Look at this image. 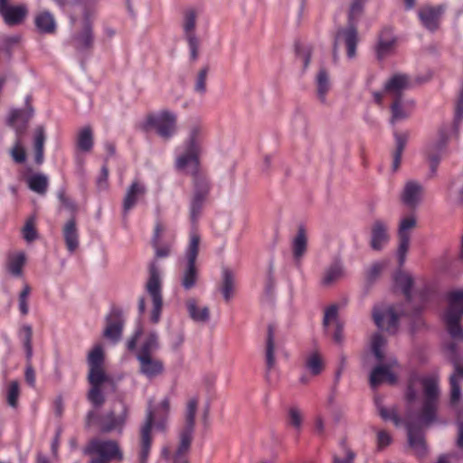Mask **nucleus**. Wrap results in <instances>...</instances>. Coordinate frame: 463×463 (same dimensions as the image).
Here are the masks:
<instances>
[{
	"mask_svg": "<svg viewBox=\"0 0 463 463\" xmlns=\"http://www.w3.org/2000/svg\"><path fill=\"white\" fill-rule=\"evenodd\" d=\"M439 377L436 374L420 376L411 373L405 390V400L409 410L420 404L419 413L415 416L420 423L429 425L435 421L439 404ZM414 417L410 415L407 420L408 439L411 448L418 456H423L426 447L421 434L416 433L412 426Z\"/></svg>",
	"mask_w": 463,
	"mask_h": 463,
	"instance_id": "obj_1",
	"label": "nucleus"
},
{
	"mask_svg": "<svg viewBox=\"0 0 463 463\" xmlns=\"http://www.w3.org/2000/svg\"><path fill=\"white\" fill-rule=\"evenodd\" d=\"M202 130L194 127L190 130L183 150L176 156L175 165L179 171L194 176L193 197L206 200L210 185L207 178L199 173V155L201 153Z\"/></svg>",
	"mask_w": 463,
	"mask_h": 463,
	"instance_id": "obj_2",
	"label": "nucleus"
},
{
	"mask_svg": "<svg viewBox=\"0 0 463 463\" xmlns=\"http://www.w3.org/2000/svg\"><path fill=\"white\" fill-rule=\"evenodd\" d=\"M171 398L165 396L148 402L146 419L140 427L138 463H146L151 449L152 431L165 433L168 429Z\"/></svg>",
	"mask_w": 463,
	"mask_h": 463,
	"instance_id": "obj_3",
	"label": "nucleus"
},
{
	"mask_svg": "<svg viewBox=\"0 0 463 463\" xmlns=\"http://www.w3.org/2000/svg\"><path fill=\"white\" fill-rule=\"evenodd\" d=\"M200 236L193 232L190 234V241L183 260H180L181 285L188 290L196 284L199 271L195 261L199 252Z\"/></svg>",
	"mask_w": 463,
	"mask_h": 463,
	"instance_id": "obj_4",
	"label": "nucleus"
},
{
	"mask_svg": "<svg viewBox=\"0 0 463 463\" xmlns=\"http://www.w3.org/2000/svg\"><path fill=\"white\" fill-rule=\"evenodd\" d=\"M463 316V290L451 292L448 297V307L442 315V320L453 337H462L460 319Z\"/></svg>",
	"mask_w": 463,
	"mask_h": 463,
	"instance_id": "obj_5",
	"label": "nucleus"
},
{
	"mask_svg": "<svg viewBox=\"0 0 463 463\" xmlns=\"http://www.w3.org/2000/svg\"><path fill=\"white\" fill-rule=\"evenodd\" d=\"M364 10V2L355 1L352 4L349 13L350 25L345 29H341L335 36V46L345 43L347 49V56L354 58L355 56V47L357 43V32L354 22L360 16Z\"/></svg>",
	"mask_w": 463,
	"mask_h": 463,
	"instance_id": "obj_6",
	"label": "nucleus"
},
{
	"mask_svg": "<svg viewBox=\"0 0 463 463\" xmlns=\"http://www.w3.org/2000/svg\"><path fill=\"white\" fill-rule=\"evenodd\" d=\"M161 287L162 269L156 261H152L149 264V278L146 282V290L153 302V309L151 311V321L153 323H157L161 316L163 305Z\"/></svg>",
	"mask_w": 463,
	"mask_h": 463,
	"instance_id": "obj_7",
	"label": "nucleus"
},
{
	"mask_svg": "<svg viewBox=\"0 0 463 463\" xmlns=\"http://www.w3.org/2000/svg\"><path fill=\"white\" fill-rule=\"evenodd\" d=\"M146 126L163 138L172 137L177 130V115L170 110H161L146 118Z\"/></svg>",
	"mask_w": 463,
	"mask_h": 463,
	"instance_id": "obj_8",
	"label": "nucleus"
},
{
	"mask_svg": "<svg viewBox=\"0 0 463 463\" xmlns=\"http://www.w3.org/2000/svg\"><path fill=\"white\" fill-rule=\"evenodd\" d=\"M401 314L400 307L380 305L373 309V319L380 329L394 333Z\"/></svg>",
	"mask_w": 463,
	"mask_h": 463,
	"instance_id": "obj_9",
	"label": "nucleus"
},
{
	"mask_svg": "<svg viewBox=\"0 0 463 463\" xmlns=\"http://www.w3.org/2000/svg\"><path fill=\"white\" fill-rule=\"evenodd\" d=\"M417 225L416 215L411 213L405 215L401 218L398 226V237H399V247H398V258L401 263L404 262L407 251L410 247V240L412 230Z\"/></svg>",
	"mask_w": 463,
	"mask_h": 463,
	"instance_id": "obj_10",
	"label": "nucleus"
},
{
	"mask_svg": "<svg viewBox=\"0 0 463 463\" xmlns=\"http://www.w3.org/2000/svg\"><path fill=\"white\" fill-rule=\"evenodd\" d=\"M139 344L137 355H153V353L158 348V337L155 332L144 334L139 328L136 331L134 336L128 341V348L133 350L137 344Z\"/></svg>",
	"mask_w": 463,
	"mask_h": 463,
	"instance_id": "obj_11",
	"label": "nucleus"
},
{
	"mask_svg": "<svg viewBox=\"0 0 463 463\" xmlns=\"http://www.w3.org/2000/svg\"><path fill=\"white\" fill-rule=\"evenodd\" d=\"M396 368L398 364L395 359L388 358L387 364H381L371 373L370 383L373 387L383 383H395L397 381Z\"/></svg>",
	"mask_w": 463,
	"mask_h": 463,
	"instance_id": "obj_12",
	"label": "nucleus"
},
{
	"mask_svg": "<svg viewBox=\"0 0 463 463\" xmlns=\"http://www.w3.org/2000/svg\"><path fill=\"white\" fill-rule=\"evenodd\" d=\"M104 359L105 354L101 345H94L89 352L87 361L90 368V383H96L102 377H109L103 369Z\"/></svg>",
	"mask_w": 463,
	"mask_h": 463,
	"instance_id": "obj_13",
	"label": "nucleus"
},
{
	"mask_svg": "<svg viewBox=\"0 0 463 463\" xmlns=\"http://www.w3.org/2000/svg\"><path fill=\"white\" fill-rule=\"evenodd\" d=\"M90 453L96 454L102 458V459H95V461H99L103 463H107L105 459L111 458H122V453L118 446V444L114 441L109 440H93L90 442L89 446ZM94 462L92 460L90 463Z\"/></svg>",
	"mask_w": 463,
	"mask_h": 463,
	"instance_id": "obj_14",
	"label": "nucleus"
},
{
	"mask_svg": "<svg viewBox=\"0 0 463 463\" xmlns=\"http://www.w3.org/2000/svg\"><path fill=\"white\" fill-rule=\"evenodd\" d=\"M196 12L189 9L184 14L183 28L189 44L191 57L195 60L198 56L199 41L195 35Z\"/></svg>",
	"mask_w": 463,
	"mask_h": 463,
	"instance_id": "obj_15",
	"label": "nucleus"
},
{
	"mask_svg": "<svg viewBox=\"0 0 463 463\" xmlns=\"http://www.w3.org/2000/svg\"><path fill=\"white\" fill-rule=\"evenodd\" d=\"M128 409L127 405L118 401L113 404L111 411L108 414L104 429L108 431L112 430H121L128 418Z\"/></svg>",
	"mask_w": 463,
	"mask_h": 463,
	"instance_id": "obj_16",
	"label": "nucleus"
},
{
	"mask_svg": "<svg viewBox=\"0 0 463 463\" xmlns=\"http://www.w3.org/2000/svg\"><path fill=\"white\" fill-rule=\"evenodd\" d=\"M388 223L383 220L377 219L373 221L371 226L370 245L373 250H382L389 241Z\"/></svg>",
	"mask_w": 463,
	"mask_h": 463,
	"instance_id": "obj_17",
	"label": "nucleus"
},
{
	"mask_svg": "<svg viewBox=\"0 0 463 463\" xmlns=\"http://www.w3.org/2000/svg\"><path fill=\"white\" fill-rule=\"evenodd\" d=\"M197 406L198 401L196 398H191L187 401L184 414L185 424L184 430L180 433V438H183V448L184 449L187 446L188 440H192L193 439Z\"/></svg>",
	"mask_w": 463,
	"mask_h": 463,
	"instance_id": "obj_18",
	"label": "nucleus"
},
{
	"mask_svg": "<svg viewBox=\"0 0 463 463\" xmlns=\"http://www.w3.org/2000/svg\"><path fill=\"white\" fill-rule=\"evenodd\" d=\"M324 326L326 331L331 335L336 342L342 340V325L338 319L337 308L335 306L329 307L325 311Z\"/></svg>",
	"mask_w": 463,
	"mask_h": 463,
	"instance_id": "obj_19",
	"label": "nucleus"
},
{
	"mask_svg": "<svg viewBox=\"0 0 463 463\" xmlns=\"http://www.w3.org/2000/svg\"><path fill=\"white\" fill-rule=\"evenodd\" d=\"M443 12L444 8L441 5L423 6L419 11V17L427 29L433 31L438 28Z\"/></svg>",
	"mask_w": 463,
	"mask_h": 463,
	"instance_id": "obj_20",
	"label": "nucleus"
},
{
	"mask_svg": "<svg viewBox=\"0 0 463 463\" xmlns=\"http://www.w3.org/2000/svg\"><path fill=\"white\" fill-rule=\"evenodd\" d=\"M140 372L148 378L156 377L163 372L164 366L160 360L154 355H137Z\"/></svg>",
	"mask_w": 463,
	"mask_h": 463,
	"instance_id": "obj_21",
	"label": "nucleus"
},
{
	"mask_svg": "<svg viewBox=\"0 0 463 463\" xmlns=\"http://www.w3.org/2000/svg\"><path fill=\"white\" fill-rule=\"evenodd\" d=\"M422 194V186L417 182L409 181L405 184L402 194V201L404 204L414 207L421 201Z\"/></svg>",
	"mask_w": 463,
	"mask_h": 463,
	"instance_id": "obj_22",
	"label": "nucleus"
},
{
	"mask_svg": "<svg viewBox=\"0 0 463 463\" xmlns=\"http://www.w3.org/2000/svg\"><path fill=\"white\" fill-rule=\"evenodd\" d=\"M123 321L117 313H111L106 319V327L104 329V336L116 342L121 337Z\"/></svg>",
	"mask_w": 463,
	"mask_h": 463,
	"instance_id": "obj_23",
	"label": "nucleus"
},
{
	"mask_svg": "<svg viewBox=\"0 0 463 463\" xmlns=\"http://www.w3.org/2000/svg\"><path fill=\"white\" fill-rule=\"evenodd\" d=\"M28 10L25 5H9L3 13L5 23L8 25H15L21 24L26 17Z\"/></svg>",
	"mask_w": 463,
	"mask_h": 463,
	"instance_id": "obj_24",
	"label": "nucleus"
},
{
	"mask_svg": "<svg viewBox=\"0 0 463 463\" xmlns=\"http://www.w3.org/2000/svg\"><path fill=\"white\" fill-rule=\"evenodd\" d=\"M34 24L41 33H52L56 29L54 16L48 11H42L34 17Z\"/></svg>",
	"mask_w": 463,
	"mask_h": 463,
	"instance_id": "obj_25",
	"label": "nucleus"
},
{
	"mask_svg": "<svg viewBox=\"0 0 463 463\" xmlns=\"http://www.w3.org/2000/svg\"><path fill=\"white\" fill-rule=\"evenodd\" d=\"M187 310L190 317L196 323H206L210 318L209 308L199 304L194 299H189L186 302Z\"/></svg>",
	"mask_w": 463,
	"mask_h": 463,
	"instance_id": "obj_26",
	"label": "nucleus"
},
{
	"mask_svg": "<svg viewBox=\"0 0 463 463\" xmlns=\"http://www.w3.org/2000/svg\"><path fill=\"white\" fill-rule=\"evenodd\" d=\"M409 86L410 81L407 76L400 74L394 75L387 82L385 86V92L390 94L392 98H398L403 90L409 88Z\"/></svg>",
	"mask_w": 463,
	"mask_h": 463,
	"instance_id": "obj_27",
	"label": "nucleus"
},
{
	"mask_svg": "<svg viewBox=\"0 0 463 463\" xmlns=\"http://www.w3.org/2000/svg\"><path fill=\"white\" fill-rule=\"evenodd\" d=\"M26 263V256L23 251H15L8 256L7 269L14 276H21Z\"/></svg>",
	"mask_w": 463,
	"mask_h": 463,
	"instance_id": "obj_28",
	"label": "nucleus"
},
{
	"mask_svg": "<svg viewBox=\"0 0 463 463\" xmlns=\"http://www.w3.org/2000/svg\"><path fill=\"white\" fill-rule=\"evenodd\" d=\"M317 96L321 102H326V97L331 90L329 75L325 70H320L316 78Z\"/></svg>",
	"mask_w": 463,
	"mask_h": 463,
	"instance_id": "obj_29",
	"label": "nucleus"
},
{
	"mask_svg": "<svg viewBox=\"0 0 463 463\" xmlns=\"http://www.w3.org/2000/svg\"><path fill=\"white\" fill-rule=\"evenodd\" d=\"M109 383H110L109 377H102L96 383H90L91 388L89 392L88 398L94 406H101L103 404L104 396L102 394V387Z\"/></svg>",
	"mask_w": 463,
	"mask_h": 463,
	"instance_id": "obj_30",
	"label": "nucleus"
},
{
	"mask_svg": "<svg viewBox=\"0 0 463 463\" xmlns=\"http://www.w3.org/2000/svg\"><path fill=\"white\" fill-rule=\"evenodd\" d=\"M146 192L145 187L137 183L134 182L127 192L124 199V210L129 211L137 203L139 196H142Z\"/></svg>",
	"mask_w": 463,
	"mask_h": 463,
	"instance_id": "obj_31",
	"label": "nucleus"
},
{
	"mask_svg": "<svg viewBox=\"0 0 463 463\" xmlns=\"http://www.w3.org/2000/svg\"><path fill=\"white\" fill-rule=\"evenodd\" d=\"M64 240L68 250L72 252L79 246L78 232L74 221L66 223L63 229Z\"/></svg>",
	"mask_w": 463,
	"mask_h": 463,
	"instance_id": "obj_32",
	"label": "nucleus"
},
{
	"mask_svg": "<svg viewBox=\"0 0 463 463\" xmlns=\"http://www.w3.org/2000/svg\"><path fill=\"white\" fill-rule=\"evenodd\" d=\"M94 145L93 133L90 127L82 128L77 137V147L80 151L90 152Z\"/></svg>",
	"mask_w": 463,
	"mask_h": 463,
	"instance_id": "obj_33",
	"label": "nucleus"
},
{
	"mask_svg": "<svg viewBox=\"0 0 463 463\" xmlns=\"http://www.w3.org/2000/svg\"><path fill=\"white\" fill-rule=\"evenodd\" d=\"M463 380V368L457 366L455 373L450 376V402L456 404L460 398L459 383Z\"/></svg>",
	"mask_w": 463,
	"mask_h": 463,
	"instance_id": "obj_34",
	"label": "nucleus"
},
{
	"mask_svg": "<svg viewBox=\"0 0 463 463\" xmlns=\"http://www.w3.org/2000/svg\"><path fill=\"white\" fill-rule=\"evenodd\" d=\"M307 237L303 229H299L292 241L293 256L299 260L307 251Z\"/></svg>",
	"mask_w": 463,
	"mask_h": 463,
	"instance_id": "obj_35",
	"label": "nucleus"
},
{
	"mask_svg": "<svg viewBox=\"0 0 463 463\" xmlns=\"http://www.w3.org/2000/svg\"><path fill=\"white\" fill-rule=\"evenodd\" d=\"M413 108V102L404 103L400 98L397 99L392 106V121H396L407 118L411 112Z\"/></svg>",
	"mask_w": 463,
	"mask_h": 463,
	"instance_id": "obj_36",
	"label": "nucleus"
},
{
	"mask_svg": "<svg viewBox=\"0 0 463 463\" xmlns=\"http://www.w3.org/2000/svg\"><path fill=\"white\" fill-rule=\"evenodd\" d=\"M306 368L313 375L320 373L324 368L322 356L317 352L309 354L306 359Z\"/></svg>",
	"mask_w": 463,
	"mask_h": 463,
	"instance_id": "obj_37",
	"label": "nucleus"
},
{
	"mask_svg": "<svg viewBox=\"0 0 463 463\" xmlns=\"http://www.w3.org/2000/svg\"><path fill=\"white\" fill-rule=\"evenodd\" d=\"M375 405L378 413L384 420H392L396 427H399L402 423V420L398 417L396 411L392 409L388 410L384 407L383 400L380 398L375 399Z\"/></svg>",
	"mask_w": 463,
	"mask_h": 463,
	"instance_id": "obj_38",
	"label": "nucleus"
},
{
	"mask_svg": "<svg viewBox=\"0 0 463 463\" xmlns=\"http://www.w3.org/2000/svg\"><path fill=\"white\" fill-rule=\"evenodd\" d=\"M407 134H395L396 149L393 155L392 169L397 171L401 165V158L407 142Z\"/></svg>",
	"mask_w": 463,
	"mask_h": 463,
	"instance_id": "obj_39",
	"label": "nucleus"
},
{
	"mask_svg": "<svg viewBox=\"0 0 463 463\" xmlns=\"http://www.w3.org/2000/svg\"><path fill=\"white\" fill-rule=\"evenodd\" d=\"M164 231H165L164 226L161 225L160 223H157L155 228V234H154V238H153V246L156 250V256L158 258L166 257L170 253L169 246L166 245L164 247H160V245H159L160 237L163 234Z\"/></svg>",
	"mask_w": 463,
	"mask_h": 463,
	"instance_id": "obj_40",
	"label": "nucleus"
},
{
	"mask_svg": "<svg viewBox=\"0 0 463 463\" xmlns=\"http://www.w3.org/2000/svg\"><path fill=\"white\" fill-rule=\"evenodd\" d=\"M45 131L43 127H38L34 131L35 160L38 164L43 162Z\"/></svg>",
	"mask_w": 463,
	"mask_h": 463,
	"instance_id": "obj_41",
	"label": "nucleus"
},
{
	"mask_svg": "<svg viewBox=\"0 0 463 463\" xmlns=\"http://www.w3.org/2000/svg\"><path fill=\"white\" fill-rule=\"evenodd\" d=\"M28 186L31 190L38 194H44L48 186V179L43 175H33L27 180Z\"/></svg>",
	"mask_w": 463,
	"mask_h": 463,
	"instance_id": "obj_42",
	"label": "nucleus"
},
{
	"mask_svg": "<svg viewBox=\"0 0 463 463\" xmlns=\"http://www.w3.org/2000/svg\"><path fill=\"white\" fill-rule=\"evenodd\" d=\"M31 115L25 116L21 110H14L10 113L9 122L16 128L17 135L19 136L26 127V123Z\"/></svg>",
	"mask_w": 463,
	"mask_h": 463,
	"instance_id": "obj_43",
	"label": "nucleus"
},
{
	"mask_svg": "<svg viewBox=\"0 0 463 463\" xmlns=\"http://www.w3.org/2000/svg\"><path fill=\"white\" fill-rule=\"evenodd\" d=\"M304 421V413L303 411L296 407L292 406L288 409V424L298 432L300 431Z\"/></svg>",
	"mask_w": 463,
	"mask_h": 463,
	"instance_id": "obj_44",
	"label": "nucleus"
},
{
	"mask_svg": "<svg viewBox=\"0 0 463 463\" xmlns=\"http://www.w3.org/2000/svg\"><path fill=\"white\" fill-rule=\"evenodd\" d=\"M386 341L380 335H375L371 341V352L376 361L382 362L384 358Z\"/></svg>",
	"mask_w": 463,
	"mask_h": 463,
	"instance_id": "obj_45",
	"label": "nucleus"
},
{
	"mask_svg": "<svg viewBox=\"0 0 463 463\" xmlns=\"http://www.w3.org/2000/svg\"><path fill=\"white\" fill-rule=\"evenodd\" d=\"M222 293L224 298L229 300L232 298L234 289L233 274L230 270L224 269L222 272Z\"/></svg>",
	"mask_w": 463,
	"mask_h": 463,
	"instance_id": "obj_46",
	"label": "nucleus"
},
{
	"mask_svg": "<svg viewBox=\"0 0 463 463\" xmlns=\"http://www.w3.org/2000/svg\"><path fill=\"white\" fill-rule=\"evenodd\" d=\"M395 41L392 36L389 35L386 38L383 36L380 38L377 45V54L380 58L389 54L394 48Z\"/></svg>",
	"mask_w": 463,
	"mask_h": 463,
	"instance_id": "obj_47",
	"label": "nucleus"
},
{
	"mask_svg": "<svg viewBox=\"0 0 463 463\" xmlns=\"http://www.w3.org/2000/svg\"><path fill=\"white\" fill-rule=\"evenodd\" d=\"M343 275V269L340 265L335 264L328 268L324 274L323 283L326 285H329L338 279H340Z\"/></svg>",
	"mask_w": 463,
	"mask_h": 463,
	"instance_id": "obj_48",
	"label": "nucleus"
},
{
	"mask_svg": "<svg viewBox=\"0 0 463 463\" xmlns=\"http://www.w3.org/2000/svg\"><path fill=\"white\" fill-rule=\"evenodd\" d=\"M266 363L267 366L269 369H271L275 364L273 332L270 326L269 327V334L267 339Z\"/></svg>",
	"mask_w": 463,
	"mask_h": 463,
	"instance_id": "obj_49",
	"label": "nucleus"
},
{
	"mask_svg": "<svg viewBox=\"0 0 463 463\" xmlns=\"http://www.w3.org/2000/svg\"><path fill=\"white\" fill-rule=\"evenodd\" d=\"M90 26L89 21L83 22V33L76 38L77 47L83 49L91 43Z\"/></svg>",
	"mask_w": 463,
	"mask_h": 463,
	"instance_id": "obj_50",
	"label": "nucleus"
},
{
	"mask_svg": "<svg viewBox=\"0 0 463 463\" xmlns=\"http://www.w3.org/2000/svg\"><path fill=\"white\" fill-rule=\"evenodd\" d=\"M445 130L440 131V140L437 143H431L427 146V154L429 156L431 165H436L439 162V158L433 156L435 150L439 149L446 142L447 137Z\"/></svg>",
	"mask_w": 463,
	"mask_h": 463,
	"instance_id": "obj_51",
	"label": "nucleus"
},
{
	"mask_svg": "<svg viewBox=\"0 0 463 463\" xmlns=\"http://www.w3.org/2000/svg\"><path fill=\"white\" fill-rule=\"evenodd\" d=\"M191 442L192 440L189 439L184 449L183 448V438H180L179 445L174 453L173 463H188L186 455L189 451Z\"/></svg>",
	"mask_w": 463,
	"mask_h": 463,
	"instance_id": "obj_52",
	"label": "nucleus"
},
{
	"mask_svg": "<svg viewBox=\"0 0 463 463\" xmlns=\"http://www.w3.org/2000/svg\"><path fill=\"white\" fill-rule=\"evenodd\" d=\"M395 283L398 288H400L406 296L410 293V288L412 286V279L411 275L406 273H400L395 278Z\"/></svg>",
	"mask_w": 463,
	"mask_h": 463,
	"instance_id": "obj_53",
	"label": "nucleus"
},
{
	"mask_svg": "<svg viewBox=\"0 0 463 463\" xmlns=\"http://www.w3.org/2000/svg\"><path fill=\"white\" fill-rule=\"evenodd\" d=\"M19 393L20 390L18 382H10L7 387V402L10 406L15 407L17 405Z\"/></svg>",
	"mask_w": 463,
	"mask_h": 463,
	"instance_id": "obj_54",
	"label": "nucleus"
},
{
	"mask_svg": "<svg viewBox=\"0 0 463 463\" xmlns=\"http://www.w3.org/2000/svg\"><path fill=\"white\" fill-rule=\"evenodd\" d=\"M31 293V288L29 285L24 284L23 289L19 295V309L23 315H26L29 311L28 299Z\"/></svg>",
	"mask_w": 463,
	"mask_h": 463,
	"instance_id": "obj_55",
	"label": "nucleus"
},
{
	"mask_svg": "<svg viewBox=\"0 0 463 463\" xmlns=\"http://www.w3.org/2000/svg\"><path fill=\"white\" fill-rule=\"evenodd\" d=\"M20 335L27 351V356L30 357L32 355V327L30 326H24L21 328Z\"/></svg>",
	"mask_w": 463,
	"mask_h": 463,
	"instance_id": "obj_56",
	"label": "nucleus"
},
{
	"mask_svg": "<svg viewBox=\"0 0 463 463\" xmlns=\"http://www.w3.org/2000/svg\"><path fill=\"white\" fill-rule=\"evenodd\" d=\"M209 69L207 67L202 68L197 75L195 90L201 94L206 91V79L208 76Z\"/></svg>",
	"mask_w": 463,
	"mask_h": 463,
	"instance_id": "obj_57",
	"label": "nucleus"
},
{
	"mask_svg": "<svg viewBox=\"0 0 463 463\" xmlns=\"http://www.w3.org/2000/svg\"><path fill=\"white\" fill-rule=\"evenodd\" d=\"M206 200L199 198H192L190 205V217L193 222H195L199 217L203 205Z\"/></svg>",
	"mask_w": 463,
	"mask_h": 463,
	"instance_id": "obj_58",
	"label": "nucleus"
},
{
	"mask_svg": "<svg viewBox=\"0 0 463 463\" xmlns=\"http://www.w3.org/2000/svg\"><path fill=\"white\" fill-rule=\"evenodd\" d=\"M11 156L13 159L17 163H23L25 160V151L22 146L20 137H17V140L11 150Z\"/></svg>",
	"mask_w": 463,
	"mask_h": 463,
	"instance_id": "obj_59",
	"label": "nucleus"
},
{
	"mask_svg": "<svg viewBox=\"0 0 463 463\" xmlns=\"http://www.w3.org/2000/svg\"><path fill=\"white\" fill-rule=\"evenodd\" d=\"M23 234L24 239L27 241H32L36 237V232L34 229V220L33 218L27 221L26 224L23 229Z\"/></svg>",
	"mask_w": 463,
	"mask_h": 463,
	"instance_id": "obj_60",
	"label": "nucleus"
},
{
	"mask_svg": "<svg viewBox=\"0 0 463 463\" xmlns=\"http://www.w3.org/2000/svg\"><path fill=\"white\" fill-rule=\"evenodd\" d=\"M392 441V439L390 433L383 430L377 431V446L379 449H383L389 446Z\"/></svg>",
	"mask_w": 463,
	"mask_h": 463,
	"instance_id": "obj_61",
	"label": "nucleus"
},
{
	"mask_svg": "<svg viewBox=\"0 0 463 463\" xmlns=\"http://www.w3.org/2000/svg\"><path fill=\"white\" fill-rule=\"evenodd\" d=\"M384 264L382 262H376L372 264L367 271L366 276L369 280H373L378 277V275L381 273V271L383 269Z\"/></svg>",
	"mask_w": 463,
	"mask_h": 463,
	"instance_id": "obj_62",
	"label": "nucleus"
},
{
	"mask_svg": "<svg viewBox=\"0 0 463 463\" xmlns=\"http://www.w3.org/2000/svg\"><path fill=\"white\" fill-rule=\"evenodd\" d=\"M345 450V458H341L340 456L334 457V463H353V459L354 458V454L347 448H344Z\"/></svg>",
	"mask_w": 463,
	"mask_h": 463,
	"instance_id": "obj_63",
	"label": "nucleus"
},
{
	"mask_svg": "<svg viewBox=\"0 0 463 463\" xmlns=\"http://www.w3.org/2000/svg\"><path fill=\"white\" fill-rule=\"evenodd\" d=\"M25 380L31 385L34 386L35 384V373L31 365H28L25 370Z\"/></svg>",
	"mask_w": 463,
	"mask_h": 463,
	"instance_id": "obj_64",
	"label": "nucleus"
}]
</instances>
